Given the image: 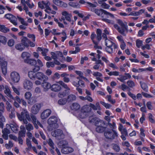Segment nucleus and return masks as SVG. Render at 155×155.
I'll list each match as a JSON object with an SVG mask.
<instances>
[{
  "label": "nucleus",
  "instance_id": "c03bdc74",
  "mask_svg": "<svg viewBox=\"0 0 155 155\" xmlns=\"http://www.w3.org/2000/svg\"><path fill=\"white\" fill-rule=\"evenodd\" d=\"M17 18L19 21L21 22V23L23 25L25 26H27L28 24L26 22H25L23 18L20 17L18 16H17Z\"/></svg>",
  "mask_w": 155,
  "mask_h": 155
},
{
  "label": "nucleus",
  "instance_id": "ea45409f",
  "mask_svg": "<svg viewBox=\"0 0 155 155\" xmlns=\"http://www.w3.org/2000/svg\"><path fill=\"white\" fill-rule=\"evenodd\" d=\"M58 83L63 87L65 88V90H70V89L68 87L67 85L66 84L64 83L63 81H59L58 82Z\"/></svg>",
  "mask_w": 155,
  "mask_h": 155
},
{
  "label": "nucleus",
  "instance_id": "8fccbe9b",
  "mask_svg": "<svg viewBox=\"0 0 155 155\" xmlns=\"http://www.w3.org/2000/svg\"><path fill=\"white\" fill-rule=\"evenodd\" d=\"M25 127L27 130L28 131H30L33 129V126L30 124H28L26 125Z\"/></svg>",
  "mask_w": 155,
  "mask_h": 155
},
{
  "label": "nucleus",
  "instance_id": "20e7f679",
  "mask_svg": "<svg viewBox=\"0 0 155 155\" xmlns=\"http://www.w3.org/2000/svg\"><path fill=\"white\" fill-rule=\"evenodd\" d=\"M104 135L106 138L110 140H113L118 136L117 132L114 130L105 131Z\"/></svg>",
  "mask_w": 155,
  "mask_h": 155
},
{
  "label": "nucleus",
  "instance_id": "aec40b11",
  "mask_svg": "<svg viewBox=\"0 0 155 155\" xmlns=\"http://www.w3.org/2000/svg\"><path fill=\"white\" fill-rule=\"evenodd\" d=\"M70 90H64V91L60 92L58 94V96L59 98L64 97L69 94Z\"/></svg>",
  "mask_w": 155,
  "mask_h": 155
},
{
  "label": "nucleus",
  "instance_id": "de8ad7c7",
  "mask_svg": "<svg viewBox=\"0 0 155 155\" xmlns=\"http://www.w3.org/2000/svg\"><path fill=\"white\" fill-rule=\"evenodd\" d=\"M25 131L23 129L22 130H21L18 133V137H24L25 136Z\"/></svg>",
  "mask_w": 155,
  "mask_h": 155
},
{
  "label": "nucleus",
  "instance_id": "1a4fd4ad",
  "mask_svg": "<svg viewBox=\"0 0 155 155\" xmlns=\"http://www.w3.org/2000/svg\"><path fill=\"white\" fill-rule=\"evenodd\" d=\"M58 118L55 116H52L50 117L48 120V124L52 127L53 128L56 127L55 126L57 125Z\"/></svg>",
  "mask_w": 155,
  "mask_h": 155
},
{
  "label": "nucleus",
  "instance_id": "c756f323",
  "mask_svg": "<svg viewBox=\"0 0 155 155\" xmlns=\"http://www.w3.org/2000/svg\"><path fill=\"white\" fill-rule=\"evenodd\" d=\"M106 127L104 126L101 127H97L96 128L95 130L96 132L99 133H102L104 132L106 130Z\"/></svg>",
  "mask_w": 155,
  "mask_h": 155
},
{
  "label": "nucleus",
  "instance_id": "f257e3e1",
  "mask_svg": "<svg viewBox=\"0 0 155 155\" xmlns=\"http://www.w3.org/2000/svg\"><path fill=\"white\" fill-rule=\"evenodd\" d=\"M37 72L33 70L28 71V75L31 79L32 80L37 79L41 81H47L48 80V77L42 73L40 72L36 73Z\"/></svg>",
  "mask_w": 155,
  "mask_h": 155
},
{
  "label": "nucleus",
  "instance_id": "7c9ffc66",
  "mask_svg": "<svg viewBox=\"0 0 155 155\" xmlns=\"http://www.w3.org/2000/svg\"><path fill=\"white\" fill-rule=\"evenodd\" d=\"M62 15L65 16V18L69 22L71 21V19L68 13L66 11H64L62 13Z\"/></svg>",
  "mask_w": 155,
  "mask_h": 155
},
{
  "label": "nucleus",
  "instance_id": "c9c22d12",
  "mask_svg": "<svg viewBox=\"0 0 155 155\" xmlns=\"http://www.w3.org/2000/svg\"><path fill=\"white\" fill-rule=\"evenodd\" d=\"M5 110V106L2 102L0 103V117H3L2 116V113L4 112Z\"/></svg>",
  "mask_w": 155,
  "mask_h": 155
},
{
  "label": "nucleus",
  "instance_id": "72a5a7b5",
  "mask_svg": "<svg viewBox=\"0 0 155 155\" xmlns=\"http://www.w3.org/2000/svg\"><path fill=\"white\" fill-rule=\"evenodd\" d=\"M67 102L66 98H61L59 99L58 102V104L60 105H63L65 104Z\"/></svg>",
  "mask_w": 155,
  "mask_h": 155
},
{
  "label": "nucleus",
  "instance_id": "e2e57ef3",
  "mask_svg": "<svg viewBox=\"0 0 155 155\" xmlns=\"http://www.w3.org/2000/svg\"><path fill=\"white\" fill-rule=\"evenodd\" d=\"M146 106L148 109L152 110L153 109V107L151 104V103L150 101L147 102Z\"/></svg>",
  "mask_w": 155,
  "mask_h": 155
},
{
  "label": "nucleus",
  "instance_id": "680f3d73",
  "mask_svg": "<svg viewBox=\"0 0 155 155\" xmlns=\"http://www.w3.org/2000/svg\"><path fill=\"white\" fill-rule=\"evenodd\" d=\"M112 146L113 149L116 152H118L119 151L120 148L117 145L113 144Z\"/></svg>",
  "mask_w": 155,
  "mask_h": 155
},
{
  "label": "nucleus",
  "instance_id": "5701e85b",
  "mask_svg": "<svg viewBox=\"0 0 155 155\" xmlns=\"http://www.w3.org/2000/svg\"><path fill=\"white\" fill-rule=\"evenodd\" d=\"M81 110L82 112L87 114L91 111V108L89 105H85L82 107Z\"/></svg>",
  "mask_w": 155,
  "mask_h": 155
},
{
  "label": "nucleus",
  "instance_id": "423d86ee",
  "mask_svg": "<svg viewBox=\"0 0 155 155\" xmlns=\"http://www.w3.org/2000/svg\"><path fill=\"white\" fill-rule=\"evenodd\" d=\"M64 142H66V141L64 140H62L60 142V143L62 144V146L63 147L61 150V153L64 154H67L73 152L74 150L71 147H64L65 145L68 144L67 143H66L65 144H64Z\"/></svg>",
  "mask_w": 155,
  "mask_h": 155
},
{
  "label": "nucleus",
  "instance_id": "6e6552de",
  "mask_svg": "<svg viewBox=\"0 0 155 155\" xmlns=\"http://www.w3.org/2000/svg\"><path fill=\"white\" fill-rule=\"evenodd\" d=\"M43 106V104L42 103H37L34 104L32 107L31 111L32 114H36L38 113L41 108Z\"/></svg>",
  "mask_w": 155,
  "mask_h": 155
},
{
  "label": "nucleus",
  "instance_id": "58836bf2",
  "mask_svg": "<svg viewBox=\"0 0 155 155\" xmlns=\"http://www.w3.org/2000/svg\"><path fill=\"white\" fill-rule=\"evenodd\" d=\"M87 116V114H86L82 111L81 110L79 113L78 115V117L81 119H84Z\"/></svg>",
  "mask_w": 155,
  "mask_h": 155
},
{
  "label": "nucleus",
  "instance_id": "5fc2aeb1",
  "mask_svg": "<svg viewBox=\"0 0 155 155\" xmlns=\"http://www.w3.org/2000/svg\"><path fill=\"white\" fill-rule=\"evenodd\" d=\"M31 92H27L25 93V98L27 100L31 97Z\"/></svg>",
  "mask_w": 155,
  "mask_h": 155
},
{
  "label": "nucleus",
  "instance_id": "338daca9",
  "mask_svg": "<svg viewBox=\"0 0 155 155\" xmlns=\"http://www.w3.org/2000/svg\"><path fill=\"white\" fill-rule=\"evenodd\" d=\"M14 44V41L12 39L9 40L8 42V45L10 47L13 46Z\"/></svg>",
  "mask_w": 155,
  "mask_h": 155
},
{
  "label": "nucleus",
  "instance_id": "39448f33",
  "mask_svg": "<svg viewBox=\"0 0 155 155\" xmlns=\"http://www.w3.org/2000/svg\"><path fill=\"white\" fill-rule=\"evenodd\" d=\"M17 116L20 120H21L24 118H26L28 121L31 120L28 112L26 109L23 110L20 114L17 113Z\"/></svg>",
  "mask_w": 155,
  "mask_h": 155
},
{
  "label": "nucleus",
  "instance_id": "c85d7f7f",
  "mask_svg": "<svg viewBox=\"0 0 155 155\" xmlns=\"http://www.w3.org/2000/svg\"><path fill=\"white\" fill-rule=\"evenodd\" d=\"M96 33L97 34V36L96 38L97 40L99 42L102 38L101 34L102 31L100 29H97L96 31Z\"/></svg>",
  "mask_w": 155,
  "mask_h": 155
},
{
  "label": "nucleus",
  "instance_id": "09e8293b",
  "mask_svg": "<svg viewBox=\"0 0 155 155\" xmlns=\"http://www.w3.org/2000/svg\"><path fill=\"white\" fill-rule=\"evenodd\" d=\"M140 83L142 89L145 91H147V87L145 83H143L141 84V82H140Z\"/></svg>",
  "mask_w": 155,
  "mask_h": 155
},
{
  "label": "nucleus",
  "instance_id": "2eb2a0df",
  "mask_svg": "<svg viewBox=\"0 0 155 155\" xmlns=\"http://www.w3.org/2000/svg\"><path fill=\"white\" fill-rule=\"evenodd\" d=\"M53 2L55 5L63 7H66L67 6V4L59 0H53Z\"/></svg>",
  "mask_w": 155,
  "mask_h": 155
},
{
  "label": "nucleus",
  "instance_id": "b1692460",
  "mask_svg": "<svg viewBox=\"0 0 155 155\" xmlns=\"http://www.w3.org/2000/svg\"><path fill=\"white\" fill-rule=\"evenodd\" d=\"M10 128L15 133H17L18 127L15 123L13 122L12 123L10 124Z\"/></svg>",
  "mask_w": 155,
  "mask_h": 155
},
{
  "label": "nucleus",
  "instance_id": "f8f14e48",
  "mask_svg": "<svg viewBox=\"0 0 155 155\" xmlns=\"http://www.w3.org/2000/svg\"><path fill=\"white\" fill-rule=\"evenodd\" d=\"M105 45L107 46L106 47H110V46H113L114 49H115L117 48V45L110 40L108 39L107 40H105Z\"/></svg>",
  "mask_w": 155,
  "mask_h": 155
},
{
  "label": "nucleus",
  "instance_id": "ddd939ff",
  "mask_svg": "<svg viewBox=\"0 0 155 155\" xmlns=\"http://www.w3.org/2000/svg\"><path fill=\"white\" fill-rule=\"evenodd\" d=\"M23 85L24 88L27 90L30 89L32 86V82L27 80H25L24 81Z\"/></svg>",
  "mask_w": 155,
  "mask_h": 155
},
{
  "label": "nucleus",
  "instance_id": "052dcab7",
  "mask_svg": "<svg viewBox=\"0 0 155 155\" xmlns=\"http://www.w3.org/2000/svg\"><path fill=\"white\" fill-rule=\"evenodd\" d=\"M51 58L54 59H57L58 57L57 55V53H56V52H51Z\"/></svg>",
  "mask_w": 155,
  "mask_h": 155
},
{
  "label": "nucleus",
  "instance_id": "e433bc0d",
  "mask_svg": "<svg viewBox=\"0 0 155 155\" xmlns=\"http://www.w3.org/2000/svg\"><path fill=\"white\" fill-rule=\"evenodd\" d=\"M36 102V99L33 97H31L28 99L27 101L28 103L30 105H32Z\"/></svg>",
  "mask_w": 155,
  "mask_h": 155
},
{
  "label": "nucleus",
  "instance_id": "f3484780",
  "mask_svg": "<svg viewBox=\"0 0 155 155\" xmlns=\"http://www.w3.org/2000/svg\"><path fill=\"white\" fill-rule=\"evenodd\" d=\"M5 90L4 91V93L11 99L14 100L15 97H13L11 94V92L9 89L8 86L5 85Z\"/></svg>",
  "mask_w": 155,
  "mask_h": 155
},
{
  "label": "nucleus",
  "instance_id": "473e14b6",
  "mask_svg": "<svg viewBox=\"0 0 155 155\" xmlns=\"http://www.w3.org/2000/svg\"><path fill=\"white\" fill-rule=\"evenodd\" d=\"M106 123L102 120H101L100 119L98 121L97 123L95 124V126L97 127H101L104 126L106 125Z\"/></svg>",
  "mask_w": 155,
  "mask_h": 155
},
{
  "label": "nucleus",
  "instance_id": "0e129e2a",
  "mask_svg": "<svg viewBox=\"0 0 155 155\" xmlns=\"http://www.w3.org/2000/svg\"><path fill=\"white\" fill-rule=\"evenodd\" d=\"M100 103L104 106L106 108H109L111 106V105L109 104H108L102 101H101Z\"/></svg>",
  "mask_w": 155,
  "mask_h": 155
},
{
  "label": "nucleus",
  "instance_id": "49530a36",
  "mask_svg": "<svg viewBox=\"0 0 155 155\" xmlns=\"http://www.w3.org/2000/svg\"><path fill=\"white\" fill-rule=\"evenodd\" d=\"M120 78H117V79L120 81L121 82H124V81L127 79L126 75H120Z\"/></svg>",
  "mask_w": 155,
  "mask_h": 155
},
{
  "label": "nucleus",
  "instance_id": "7ed1b4c3",
  "mask_svg": "<svg viewBox=\"0 0 155 155\" xmlns=\"http://www.w3.org/2000/svg\"><path fill=\"white\" fill-rule=\"evenodd\" d=\"M117 23L121 27L120 28L121 30H120V33L122 35L125 36V34L124 33L126 31L127 32L128 31L127 22H123L120 19H117Z\"/></svg>",
  "mask_w": 155,
  "mask_h": 155
},
{
  "label": "nucleus",
  "instance_id": "774afa93",
  "mask_svg": "<svg viewBox=\"0 0 155 155\" xmlns=\"http://www.w3.org/2000/svg\"><path fill=\"white\" fill-rule=\"evenodd\" d=\"M128 94L130 97L132 98L134 100H136V96L135 94L131 93L130 91L128 92Z\"/></svg>",
  "mask_w": 155,
  "mask_h": 155
},
{
  "label": "nucleus",
  "instance_id": "dca6fc26",
  "mask_svg": "<svg viewBox=\"0 0 155 155\" xmlns=\"http://www.w3.org/2000/svg\"><path fill=\"white\" fill-rule=\"evenodd\" d=\"M38 65H36L34 66L32 70L35 71H38L40 69V68L43 66V65L42 61L40 59H38L36 61Z\"/></svg>",
  "mask_w": 155,
  "mask_h": 155
},
{
  "label": "nucleus",
  "instance_id": "4c0bfd02",
  "mask_svg": "<svg viewBox=\"0 0 155 155\" xmlns=\"http://www.w3.org/2000/svg\"><path fill=\"white\" fill-rule=\"evenodd\" d=\"M114 47L113 46H110V47H106L105 48V50L109 54H112L115 51L114 50Z\"/></svg>",
  "mask_w": 155,
  "mask_h": 155
},
{
  "label": "nucleus",
  "instance_id": "a19ab883",
  "mask_svg": "<svg viewBox=\"0 0 155 155\" xmlns=\"http://www.w3.org/2000/svg\"><path fill=\"white\" fill-rule=\"evenodd\" d=\"M69 5L70 6L74 8H79L80 7L79 4L77 2H70L69 3Z\"/></svg>",
  "mask_w": 155,
  "mask_h": 155
},
{
  "label": "nucleus",
  "instance_id": "bb28decb",
  "mask_svg": "<svg viewBox=\"0 0 155 155\" xmlns=\"http://www.w3.org/2000/svg\"><path fill=\"white\" fill-rule=\"evenodd\" d=\"M66 99L67 101L68 102H72L76 99V97L74 94H70L68 96Z\"/></svg>",
  "mask_w": 155,
  "mask_h": 155
},
{
  "label": "nucleus",
  "instance_id": "37998d69",
  "mask_svg": "<svg viewBox=\"0 0 155 155\" xmlns=\"http://www.w3.org/2000/svg\"><path fill=\"white\" fill-rule=\"evenodd\" d=\"M10 22L14 25H17V23L16 22L17 18L13 15V17L11 18H11L10 19Z\"/></svg>",
  "mask_w": 155,
  "mask_h": 155
},
{
  "label": "nucleus",
  "instance_id": "9d476101",
  "mask_svg": "<svg viewBox=\"0 0 155 155\" xmlns=\"http://www.w3.org/2000/svg\"><path fill=\"white\" fill-rule=\"evenodd\" d=\"M10 78L14 83H18L20 79V76L18 73L16 72H12L10 74Z\"/></svg>",
  "mask_w": 155,
  "mask_h": 155
},
{
  "label": "nucleus",
  "instance_id": "bf43d9fd",
  "mask_svg": "<svg viewBox=\"0 0 155 155\" xmlns=\"http://www.w3.org/2000/svg\"><path fill=\"white\" fill-rule=\"evenodd\" d=\"M46 66L47 68H49L50 67H54V63L52 62H48L46 64Z\"/></svg>",
  "mask_w": 155,
  "mask_h": 155
},
{
  "label": "nucleus",
  "instance_id": "864d4df0",
  "mask_svg": "<svg viewBox=\"0 0 155 155\" xmlns=\"http://www.w3.org/2000/svg\"><path fill=\"white\" fill-rule=\"evenodd\" d=\"M5 121V119L4 117H2L0 118V127L1 128H3V122Z\"/></svg>",
  "mask_w": 155,
  "mask_h": 155
},
{
  "label": "nucleus",
  "instance_id": "a878e982",
  "mask_svg": "<svg viewBox=\"0 0 155 155\" xmlns=\"http://www.w3.org/2000/svg\"><path fill=\"white\" fill-rule=\"evenodd\" d=\"M43 82L42 83V86L44 89H51V85L50 84L46 81H43Z\"/></svg>",
  "mask_w": 155,
  "mask_h": 155
},
{
  "label": "nucleus",
  "instance_id": "4468645a",
  "mask_svg": "<svg viewBox=\"0 0 155 155\" xmlns=\"http://www.w3.org/2000/svg\"><path fill=\"white\" fill-rule=\"evenodd\" d=\"M21 42L25 47H28L29 46V43L30 42V40L26 37H23L21 40Z\"/></svg>",
  "mask_w": 155,
  "mask_h": 155
},
{
  "label": "nucleus",
  "instance_id": "f03ea898",
  "mask_svg": "<svg viewBox=\"0 0 155 155\" xmlns=\"http://www.w3.org/2000/svg\"><path fill=\"white\" fill-rule=\"evenodd\" d=\"M94 12L98 16L101 17L102 19L104 18V15H109L111 17L114 18V15L107 11L102 9H95L94 11Z\"/></svg>",
  "mask_w": 155,
  "mask_h": 155
},
{
  "label": "nucleus",
  "instance_id": "f704fd0d",
  "mask_svg": "<svg viewBox=\"0 0 155 155\" xmlns=\"http://www.w3.org/2000/svg\"><path fill=\"white\" fill-rule=\"evenodd\" d=\"M31 55L28 53L26 52H23L21 54V57L24 59H29Z\"/></svg>",
  "mask_w": 155,
  "mask_h": 155
},
{
  "label": "nucleus",
  "instance_id": "a211bd4d",
  "mask_svg": "<svg viewBox=\"0 0 155 155\" xmlns=\"http://www.w3.org/2000/svg\"><path fill=\"white\" fill-rule=\"evenodd\" d=\"M24 61L25 63L31 65H35V66L37 64L36 61L33 59H26L24 60Z\"/></svg>",
  "mask_w": 155,
  "mask_h": 155
},
{
  "label": "nucleus",
  "instance_id": "a18cd8bd",
  "mask_svg": "<svg viewBox=\"0 0 155 155\" xmlns=\"http://www.w3.org/2000/svg\"><path fill=\"white\" fill-rule=\"evenodd\" d=\"M7 39L4 36H0V42L4 45L6 44Z\"/></svg>",
  "mask_w": 155,
  "mask_h": 155
},
{
  "label": "nucleus",
  "instance_id": "603ef678",
  "mask_svg": "<svg viewBox=\"0 0 155 155\" xmlns=\"http://www.w3.org/2000/svg\"><path fill=\"white\" fill-rule=\"evenodd\" d=\"M6 109L8 111H10L11 109L12 108V106L11 104L8 101L6 102Z\"/></svg>",
  "mask_w": 155,
  "mask_h": 155
},
{
  "label": "nucleus",
  "instance_id": "cd10ccee",
  "mask_svg": "<svg viewBox=\"0 0 155 155\" xmlns=\"http://www.w3.org/2000/svg\"><path fill=\"white\" fill-rule=\"evenodd\" d=\"M15 48L16 49L21 51L25 49V47L21 43L16 45L15 46Z\"/></svg>",
  "mask_w": 155,
  "mask_h": 155
},
{
  "label": "nucleus",
  "instance_id": "6e6d98bb",
  "mask_svg": "<svg viewBox=\"0 0 155 155\" xmlns=\"http://www.w3.org/2000/svg\"><path fill=\"white\" fill-rule=\"evenodd\" d=\"M48 142V143L49 145V146L51 147L53 149H54V145L53 142L51 138H49L48 141H47Z\"/></svg>",
  "mask_w": 155,
  "mask_h": 155
},
{
  "label": "nucleus",
  "instance_id": "4be33fe9",
  "mask_svg": "<svg viewBox=\"0 0 155 155\" xmlns=\"http://www.w3.org/2000/svg\"><path fill=\"white\" fill-rule=\"evenodd\" d=\"M14 101H16L19 104L22 103V105L25 107H26L27 104L26 102L23 99H20L18 96H16L14 99Z\"/></svg>",
  "mask_w": 155,
  "mask_h": 155
},
{
  "label": "nucleus",
  "instance_id": "4d7b16f0",
  "mask_svg": "<svg viewBox=\"0 0 155 155\" xmlns=\"http://www.w3.org/2000/svg\"><path fill=\"white\" fill-rule=\"evenodd\" d=\"M145 71V69L143 68H139L138 69H136L135 68H133L132 69V71L135 73L140 72L141 71Z\"/></svg>",
  "mask_w": 155,
  "mask_h": 155
},
{
  "label": "nucleus",
  "instance_id": "9b49d317",
  "mask_svg": "<svg viewBox=\"0 0 155 155\" xmlns=\"http://www.w3.org/2000/svg\"><path fill=\"white\" fill-rule=\"evenodd\" d=\"M51 111L49 109H47L44 110L41 114V118L44 120L47 118L51 114Z\"/></svg>",
  "mask_w": 155,
  "mask_h": 155
},
{
  "label": "nucleus",
  "instance_id": "13d9d810",
  "mask_svg": "<svg viewBox=\"0 0 155 155\" xmlns=\"http://www.w3.org/2000/svg\"><path fill=\"white\" fill-rule=\"evenodd\" d=\"M102 20L103 21L111 24H114V21H113L104 18H103V19H102Z\"/></svg>",
  "mask_w": 155,
  "mask_h": 155
},
{
  "label": "nucleus",
  "instance_id": "393cba45",
  "mask_svg": "<svg viewBox=\"0 0 155 155\" xmlns=\"http://www.w3.org/2000/svg\"><path fill=\"white\" fill-rule=\"evenodd\" d=\"M80 108V105L76 103H74L72 104L71 106V110L75 111L77 110Z\"/></svg>",
  "mask_w": 155,
  "mask_h": 155
},
{
  "label": "nucleus",
  "instance_id": "2f4dec72",
  "mask_svg": "<svg viewBox=\"0 0 155 155\" xmlns=\"http://www.w3.org/2000/svg\"><path fill=\"white\" fill-rule=\"evenodd\" d=\"M0 31L4 33H6L9 31V29L5 27L4 25L0 24Z\"/></svg>",
  "mask_w": 155,
  "mask_h": 155
},
{
  "label": "nucleus",
  "instance_id": "6ab92c4d",
  "mask_svg": "<svg viewBox=\"0 0 155 155\" xmlns=\"http://www.w3.org/2000/svg\"><path fill=\"white\" fill-rule=\"evenodd\" d=\"M61 89V86L59 84H54L51 86V90L54 91H58Z\"/></svg>",
  "mask_w": 155,
  "mask_h": 155
},
{
  "label": "nucleus",
  "instance_id": "0eeeda50",
  "mask_svg": "<svg viewBox=\"0 0 155 155\" xmlns=\"http://www.w3.org/2000/svg\"><path fill=\"white\" fill-rule=\"evenodd\" d=\"M51 134L54 136L59 140L63 139L64 137V135L63 133V131L60 129H58L52 132Z\"/></svg>",
  "mask_w": 155,
  "mask_h": 155
},
{
  "label": "nucleus",
  "instance_id": "79ce46f5",
  "mask_svg": "<svg viewBox=\"0 0 155 155\" xmlns=\"http://www.w3.org/2000/svg\"><path fill=\"white\" fill-rule=\"evenodd\" d=\"M127 84L129 87L133 88L135 86V84L134 81L131 80L128 81L127 82Z\"/></svg>",
  "mask_w": 155,
  "mask_h": 155
},
{
  "label": "nucleus",
  "instance_id": "412c9836",
  "mask_svg": "<svg viewBox=\"0 0 155 155\" xmlns=\"http://www.w3.org/2000/svg\"><path fill=\"white\" fill-rule=\"evenodd\" d=\"M100 119L99 118L92 116L89 117V122L94 123L95 125Z\"/></svg>",
  "mask_w": 155,
  "mask_h": 155
},
{
  "label": "nucleus",
  "instance_id": "69168bd1",
  "mask_svg": "<svg viewBox=\"0 0 155 155\" xmlns=\"http://www.w3.org/2000/svg\"><path fill=\"white\" fill-rule=\"evenodd\" d=\"M108 74L110 76L114 75V76H117L119 75V73L118 71H111L108 73Z\"/></svg>",
  "mask_w": 155,
  "mask_h": 155
},
{
  "label": "nucleus",
  "instance_id": "3c124183",
  "mask_svg": "<svg viewBox=\"0 0 155 155\" xmlns=\"http://www.w3.org/2000/svg\"><path fill=\"white\" fill-rule=\"evenodd\" d=\"M136 45L138 48H140L143 44V41L137 39L136 42Z\"/></svg>",
  "mask_w": 155,
  "mask_h": 155
}]
</instances>
